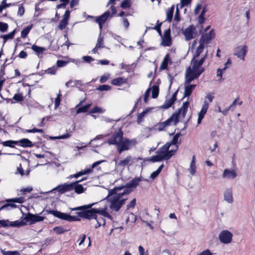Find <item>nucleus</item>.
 I'll return each instance as SVG.
<instances>
[{"mask_svg":"<svg viewBox=\"0 0 255 255\" xmlns=\"http://www.w3.org/2000/svg\"><path fill=\"white\" fill-rule=\"evenodd\" d=\"M123 132L121 128L115 131L111 137L109 138L107 142L109 144L116 145L119 153L128 150L134 146L137 143L135 138L129 139L127 138H123Z\"/></svg>","mask_w":255,"mask_h":255,"instance_id":"obj_1","label":"nucleus"},{"mask_svg":"<svg viewBox=\"0 0 255 255\" xmlns=\"http://www.w3.org/2000/svg\"><path fill=\"white\" fill-rule=\"evenodd\" d=\"M123 188V186H119L109 190L108 195L105 198L110 202L109 207L113 211L118 212L128 199V196L124 193L118 192Z\"/></svg>","mask_w":255,"mask_h":255,"instance_id":"obj_2","label":"nucleus"},{"mask_svg":"<svg viewBox=\"0 0 255 255\" xmlns=\"http://www.w3.org/2000/svg\"><path fill=\"white\" fill-rule=\"evenodd\" d=\"M189 106V103L188 101L184 102L182 107L174 113L170 118L166 121L158 124V129L159 131L163 130L166 127L169 126L171 123H173L174 125H176L179 122V117L180 115L183 118H184Z\"/></svg>","mask_w":255,"mask_h":255,"instance_id":"obj_3","label":"nucleus"},{"mask_svg":"<svg viewBox=\"0 0 255 255\" xmlns=\"http://www.w3.org/2000/svg\"><path fill=\"white\" fill-rule=\"evenodd\" d=\"M95 203H92L86 205L79 206L74 208H72V211H81L77 212L76 214L81 218L86 219L89 220L95 219L96 218V215L95 211H93V208H91Z\"/></svg>","mask_w":255,"mask_h":255,"instance_id":"obj_4","label":"nucleus"},{"mask_svg":"<svg viewBox=\"0 0 255 255\" xmlns=\"http://www.w3.org/2000/svg\"><path fill=\"white\" fill-rule=\"evenodd\" d=\"M46 212L48 214H52L54 217H56L58 218H59L63 220L69 222L79 220V219L78 218L77 216H71L67 214L60 212V211H58L57 210H46Z\"/></svg>","mask_w":255,"mask_h":255,"instance_id":"obj_5","label":"nucleus"},{"mask_svg":"<svg viewBox=\"0 0 255 255\" xmlns=\"http://www.w3.org/2000/svg\"><path fill=\"white\" fill-rule=\"evenodd\" d=\"M140 181H141V178L140 177L131 180L125 186H122L123 187V189H124L122 192L128 196L133 191V189L136 188Z\"/></svg>","mask_w":255,"mask_h":255,"instance_id":"obj_6","label":"nucleus"},{"mask_svg":"<svg viewBox=\"0 0 255 255\" xmlns=\"http://www.w3.org/2000/svg\"><path fill=\"white\" fill-rule=\"evenodd\" d=\"M248 50V48L247 45L239 46L234 49V54L237 56L238 58L244 61Z\"/></svg>","mask_w":255,"mask_h":255,"instance_id":"obj_7","label":"nucleus"},{"mask_svg":"<svg viewBox=\"0 0 255 255\" xmlns=\"http://www.w3.org/2000/svg\"><path fill=\"white\" fill-rule=\"evenodd\" d=\"M233 234L228 230H223L219 235L220 242L223 244H227L232 242Z\"/></svg>","mask_w":255,"mask_h":255,"instance_id":"obj_8","label":"nucleus"},{"mask_svg":"<svg viewBox=\"0 0 255 255\" xmlns=\"http://www.w3.org/2000/svg\"><path fill=\"white\" fill-rule=\"evenodd\" d=\"M44 219L45 217L40 216L38 214H32L30 213L26 214L24 218V220L26 222H30L31 224L42 221Z\"/></svg>","mask_w":255,"mask_h":255,"instance_id":"obj_9","label":"nucleus"},{"mask_svg":"<svg viewBox=\"0 0 255 255\" xmlns=\"http://www.w3.org/2000/svg\"><path fill=\"white\" fill-rule=\"evenodd\" d=\"M171 30L170 28L164 31L163 36L162 37L161 45L164 46H170L172 44V40L170 35Z\"/></svg>","mask_w":255,"mask_h":255,"instance_id":"obj_10","label":"nucleus"},{"mask_svg":"<svg viewBox=\"0 0 255 255\" xmlns=\"http://www.w3.org/2000/svg\"><path fill=\"white\" fill-rule=\"evenodd\" d=\"M207 55L208 51L206 52L205 55L200 60L197 59L196 58L193 57L191 61V64L192 65V70H193V72H195L197 70V69H198L200 67L202 66V65L205 61V60L207 57Z\"/></svg>","mask_w":255,"mask_h":255,"instance_id":"obj_11","label":"nucleus"},{"mask_svg":"<svg viewBox=\"0 0 255 255\" xmlns=\"http://www.w3.org/2000/svg\"><path fill=\"white\" fill-rule=\"evenodd\" d=\"M73 185L74 183H73V182L70 183H64L63 184L58 185L53 190H57L59 193L63 194L65 192L73 190L72 186Z\"/></svg>","mask_w":255,"mask_h":255,"instance_id":"obj_12","label":"nucleus"},{"mask_svg":"<svg viewBox=\"0 0 255 255\" xmlns=\"http://www.w3.org/2000/svg\"><path fill=\"white\" fill-rule=\"evenodd\" d=\"M195 29V27L192 25H190L184 30L183 31V34L187 40H189L194 38Z\"/></svg>","mask_w":255,"mask_h":255,"instance_id":"obj_13","label":"nucleus"},{"mask_svg":"<svg viewBox=\"0 0 255 255\" xmlns=\"http://www.w3.org/2000/svg\"><path fill=\"white\" fill-rule=\"evenodd\" d=\"M215 33L213 30H211L209 33L203 35L200 39V41L205 44L209 43L210 41L214 38Z\"/></svg>","mask_w":255,"mask_h":255,"instance_id":"obj_14","label":"nucleus"},{"mask_svg":"<svg viewBox=\"0 0 255 255\" xmlns=\"http://www.w3.org/2000/svg\"><path fill=\"white\" fill-rule=\"evenodd\" d=\"M85 179L86 178H83L80 180L76 181L75 182H73V183H74V185L72 186L73 190H74L75 192L76 193L78 194H81L86 190V188H84L81 184H79V182Z\"/></svg>","mask_w":255,"mask_h":255,"instance_id":"obj_15","label":"nucleus"},{"mask_svg":"<svg viewBox=\"0 0 255 255\" xmlns=\"http://www.w3.org/2000/svg\"><path fill=\"white\" fill-rule=\"evenodd\" d=\"M237 173L234 170L226 169L223 174V178L228 179H235L237 176Z\"/></svg>","mask_w":255,"mask_h":255,"instance_id":"obj_16","label":"nucleus"},{"mask_svg":"<svg viewBox=\"0 0 255 255\" xmlns=\"http://www.w3.org/2000/svg\"><path fill=\"white\" fill-rule=\"evenodd\" d=\"M178 145H176L175 149H171L170 151L166 152H160L162 159L168 160L174 154L175 151L178 149Z\"/></svg>","mask_w":255,"mask_h":255,"instance_id":"obj_17","label":"nucleus"},{"mask_svg":"<svg viewBox=\"0 0 255 255\" xmlns=\"http://www.w3.org/2000/svg\"><path fill=\"white\" fill-rule=\"evenodd\" d=\"M107 207H105L103 209H97V208H93V211H95V213L96 215H97V214H99L100 215H101L105 217H107L110 219H112V216L108 213L107 211Z\"/></svg>","mask_w":255,"mask_h":255,"instance_id":"obj_18","label":"nucleus"},{"mask_svg":"<svg viewBox=\"0 0 255 255\" xmlns=\"http://www.w3.org/2000/svg\"><path fill=\"white\" fill-rule=\"evenodd\" d=\"M110 16V12L109 11H107L105 12H104L103 14L97 17L95 19V21L97 23H104Z\"/></svg>","mask_w":255,"mask_h":255,"instance_id":"obj_19","label":"nucleus"},{"mask_svg":"<svg viewBox=\"0 0 255 255\" xmlns=\"http://www.w3.org/2000/svg\"><path fill=\"white\" fill-rule=\"evenodd\" d=\"M224 200L229 203H232L233 202V197L232 189L231 188L227 189L224 192Z\"/></svg>","mask_w":255,"mask_h":255,"instance_id":"obj_20","label":"nucleus"},{"mask_svg":"<svg viewBox=\"0 0 255 255\" xmlns=\"http://www.w3.org/2000/svg\"><path fill=\"white\" fill-rule=\"evenodd\" d=\"M197 74L195 72H193V70H191L189 74L186 75V81L185 84H189L193 80L198 78Z\"/></svg>","mask_w":255,"mask_h":255,"instance_id":"obj_21","label":"nucleus"},{"mask_svg":"<svg viewBox=\"0 0 255 255\" xmlns=\"http://www.w3.org/2000/svg\"><path fill=\"white\" fill-rule=\"evenodd\" d=\"M17 141V143H19L20 145L23 147H31L34 145V144L27 138H22Z\"/></svg>","mask_w":255,"mask_h":255,"instance_id":"obj_22","label":"nucleus"},{"mask_svg":"<svg viewBox=\"0 0 255 255\" xmlns=\"http://www.w3.org/2000/svg\"><path fill=\"white\" fill-rule=\"evenodd\" d=\"M196 87V85H189L188 86H186L185 87V91L184 93V96L185 97H188L189 98L191 94L192 93L193 89Z\"/></svg>","mask_w":255,"mask_h":255,"instance_id":"obj_23","label":"nucleus"},{"mask_svg":"<svg viewBox=\"0 0 255 255\" xmlns=\"http://www.w3.org/2000/svg\"><path fill=\"white\" fill-rule=\"evenodd\" d=\"M83 85V83L82 81L81 80H69L68 82H67L65 84V86L67 87H68L69 86L71 87H78V86H81Z\"/></svg>","mask_w":255,"mask_h":255,"instance_id":"obj_24","label":"nucleus"},{"mask_svg":"<svg viewBox=\"0 0 255 255\" xmlns=\"http://www.w3.org/2000/svg\"><path fill=\"white\" fill-rule=\"evenodd\" d=\"M199 45L197 47V48L196 50L195 51V53L194 54V57H195V58H197L199 56L200 54L203 52V49L205 47V44H204V43H203L202 42H201L200 40L199 41Z\"/></svg>","mask_w":255,"mask_h":255,"instance_id":"obj_25","label":"nucleus"},{"mask_svg":"<svg viewBox=\"0 0 255 255\" xmlns=\"http://www.w3.org/2000/svg\"><path fill=\"white\" fill-rule=\"evenodd\" d=\"M169 60V54H167L164 57V59L160 65V70H162L167 69L168 64V61Z\"/></svg>","mask_w":255,"mask_h":255,"instance_id":"obj_26","label":"nucleus"},{"mask_svg":"<svg viewBox=\"0 0 255 255\" xmlns=\"http://www.w3.org/2000/svg\"><path fill=\"white\" fill-rule=\"evenodd\" d=\"M126 83V80L122 77H119L118 78H116L113 79L112 82L111 84L113 85H116L118 86H120L122 85L124 83Z\"/></svg>","mask_w":255,"mask_h":255,"instance_id":"obj_27","label":"nucleus"},{"mask_svg":"<svg viewBox=\"0 0 255 255\" xmlns=\"http://www.w3.org/2000/svg\"><path fill=\"white\" fill-rule=\"evenodd\" d=\"M132 158L130 155H128L126 157L124 160H121L118 163V165L120 166L125 167L126 165L129 164V163L131 161Z\"/></svg>","mask_w":255,"mask_h":255,"instance_id":"obj_28","label":"nucleus"},{"mask_svg":"<svg viewBox=\"0 0 255 255\" xmlns=\"http://www.w3.org/2000/svg\"><path fill=\"white\" fill-rule=\"evenodd\" d=\"M25 224V222L21 221H16L14 222H10L8 223V227H19L22 226Z\"/></svg>","mask_w":255,"mask_h":255,"instance_id":"obj_29","label":"nucleus"},{"mask_svg":"<svg viewBox=\"0 0 255 255\" xmlns=\"http://www.w3.org/2000/svg\"><path fill=\"white\" fill-rule=\"evenodd\" d=\"M174 10V6L172 5L166 11V19L168 22H171L173 17V14Z\"/></svg>","mask_w":255,"mask_h":255,"instance_id":"obj_30","label":"nucleus"},{"mask_svg":"<svg viewBox=\"0 0 255 255\" xmlns=\"http://www.w3.org/2000/svg\"><path fill=\"white\" fill-rule=\"evenodd\" d=\"M31 49L35 52L36 54L37 55H39L40 54L43 53V52L46 50L45 48L43 47H39L35 44H33L32 46Z\"/></svg>","mask_w":255,"mask_h":255,"instance_id":"obj_31","label":"nucleus"},{"mask_svg":"<svg viewBox=\"0 0 255 255\" xmlns=\"http://www.w3.org/2000/svg\"><path fill=\"white\" fill-rule=\"evenodd\" d=\"M180 135H181L180 132H178V133H177L176 134H175L174 135L172 139L171 140L170 142H169V143L171 145H175V146L177 145V143L180 144L181 140L179 139V138Z\"/></svg>","mask_w":255,"mask_h":255,"instance_id":"obj_32","label":"nucleus"},{"mask_svg":"<svg viewBox=\"0 0 255 255\" xmlns=\"http://www.w3.org/2000/svg\"><path fill=\"white\" fill-rule=\"evenodd\" d=\"M190 173L192 175H194L196 172V166H195V156L193 155L192 159L190 163V166L189 169Z\"/></svg>","mask_w":255,"mask_h":255,"instance_id":"obj_33","label":"nucleus"},{"mask_svg":"<svg viewBox=\"0 0 255 255\" xmlns=\"http://www.w3.org/2000/svg\"><path fill=\"white\" fill-rule=\"evenodd\" d=\"M15 33V30H13L12 32L8 34H5L3 36H0V37H2L3 39V44H4L8 39H12Z\"/></svg>","mask_w":255,"mask_h":255,"instance_id":"obj_34","label":"nucleus"},{"mask_svg":"<svg viewBox=\"0 0 255 255\" xmlns=\"http://www.w3.org/2000/svg\"><path fill=\"white\" fill-rule=\"evenodd\" d=\"M32 27V24H31L24 28L21 32V37L22 38L26 37L27 34L29 33L30 30L31 29Z\"/></svg>","mask_w":255,"mask_h":255,"instance_id":"obj_35","label":"nucleus"},{"mask_svg":"<svg viewBox=\"0 0 255 255\" xmlns=\"http://www.w3.org/2000/svg\"><path fill=\"white\" fill-rule=\"evenodd\" d=\"M91 106V104H89L79 108L76 111L77 114H80L81 113L87 112L88 111L89 109L90 108Z\"/></svg>","mask_w":255,"mask_h":255,"instance_id":"obj_36","label":"nucleus"},{"mask_svg":"<svg viewBox=\"0 0 255 255\" xmlns=\"http://www.w3.org/2000/svg\"><path fill=\"white\" fill-rule=\"evenodd\" d=\"M96 45L100 48L104 47V37L102 36L101 32L100 33Z\"/></svg>","mask_w":255,"mask_h":255,"instance_id":"obj_37","label":"nucleus"},{"mask_svg":"<svg viewBox=\"0 0 255 255\" xmlns=\"http://www.w3.org/2000/svg\"><path fill=\"white\" fill-rule=\"evenodd\" d=\"M173 104V101H172V100H171L170 99H167L165 100L164 103L160 107V108L161 109H167L171 107Z\"/></svg>","mask_w":255,"mask_h":255,"instance_id":"obj_38","label":"nucleus"},{"mask_svg":"<svg viewBox=\"0 0 255 255\" xmlns=\"http://www.w3.org/2000/svg\"><path fill=\"white\" fill-rule=\"evenodd\" d=\"M158 154L151 156L148 160L152 162H158L162 160L160 152L158 151Z\"/></svg>","mask_w":255,"mask_h":255,"instance_id":"obj_39","label":"nucleus"},{"mask_svg":"<svg viewBox=\"0 0 255 255\" xmlns=\"http://www.w3.org/2000/svg\"><path fill=\"white\" fill-rule=\"evenodd\" d=\"M209 108V103L207 101H204L202 106L201 110L199 112V114L204 115L206 114Z\"/></svg>","mask_w":255,"mask_h":255,"instance_id":"obj_40","label":"nucleus"},{"mask_svg":"<svg viewBox=\"0 0 255 255\" xmlns=\"http://www.w3.org/2000/svg\"><path fill=\"white\" fill-rule=\"evenodd\" d=\"M159 94V87L158 86L154 85L152 87V98H156Z\"/></svg>","mask_w":255,"mask_h":255,"instance_id":"obj_41","label":"nucleus"},{"mask_svg":"<svg viewBox=\"0 0 255 255\" xmlns=\"http://www.w3.org/2000/svg\"><path fill=\"white\" fill-rule=\"evenodd\" d=\"M1 144L4 146H8V147H14V146L13 144H17V141L9 140H7V141H3V142H2Z\"/></svg>","mask_w":255,"mask_h":255,"instance_id":"obj_42","label":"nucleus"},{"mask_svg":"<svg viewBox=\"0 0 255 255\" xmlns=\"http://www.w3.org/2000/svg\"><path fill=\"white\" fill-rule=\"evenodd\" d=\"M163 166V164L161 165L156 171H154L151 174L150 177L152 179H154L156 178L161 172Z\"/></svg>","mask_w":255,"mask_h":255,"instance_id":"obj_43","label":"nucleus"},{"mask_svg":"<svg viewBox=\"0 0 255 255\" xmlns=\"http://www.w3.org/2000/svg\"><path fill=\"white\" fill-rule=\"evenodd\" d=\"M131 6L130 0H124L121 4V7L123 9L129 8Z\"/></svg>","mask_w":255,"mask_h":255,"instance_id":"obj_44","label":"nucleus"},{"mask_svg":"<svg viewBox=\"0 0 255 255\" xmlns=\"http://www.w3.org/2000/svg\"><path fill=\"white\" fill-rule=\"evenodd\" d=\"M57 70V68L56 66H53L52 67L48 68L47 70L44 71L45 73H47L50 75H54Z\"/></svg>","mask_w":255,"mask_h":255,"instance_id":"obj_45","label":"nucleus"},{"mask_svg":"<svg viewBox=\"0 0 255 255\" xmlns=\"http://www.w3.org/2000/svg\"><path fill=\"white\" fill-rule=\"evenodd\" d=\"M8 207H10L11 209H14L16 208L17 207V206L14 204V203H7L2 206L0 208V210H2L3 209H5L6 208H7Z\"/></svg>","mask_w":255,"mask_h":255,"instance_id":"obj_46","label":"nucleus"},{"mask_svg":"<svg viewBox=\"0 0 255 255\" xmlns=\"http://www.w3.org/2000/svg\"><path fill=\"white\" fill-rule=\"evenodd\" d=\"M61 96L62 95L61 94L60 91H59V93L57 95V97L55 99V103H54L55 109H56L60 105Z\"/></svg>","mask_w":255,"mask_h":255,"instance_id":"obj_47","label":"nucleus"},{"mask_svg":"<svg viewBox=\"0 0 255 255\" xmlns=\"http://www.w3.org/2000/svg\"><path fill=\"white\" fill-rule=\"evenodd\" d=\"M24 201V200L22 197L19 198H15L12 199H7L6 202H12V203H22Z\"/></svg>","mask_w":255,"mask_h":255,"instance_id":"obj_48","label":"nucleus"},{"mask_svg":"<svg viewBox=\"0 0 255 255\" xmlns=\"http://www.w3.org/2000/svg\"><path fill=\"white\" fill-rule=\"evenodd\" d=\"M105 110L102 109L101 108L95 106L90 111V113H103L104 112H105Z\"/></svg>","mask_w":255,"mask_h":255,"instance_id":"obj_49","label":"nucleus"},{"mask_svg":"<svg viewBox=\"0 0 255 255\" xmlns=\"http://www.w3.org/2000/svg\"><path fill=\"white\" fill-rule=\"evenodd\" d=\"M53 231L57 234H62L67 232L68 230L64 229L62 227H56L53 228Z\"/></svg>","mask_w":255,"mask_h":255,"instance_id":"obj_50","label":"nucleus"},{"mask_svg":"<svg viewBox=\"0 0 255 255\" xmlns=\"http://www.w3.org/2000/svg\"><path fill=\"white\" fill-rule=\"evenodd\" d=\"M1 253L3 255H20L17 251H5L1 250Z\"/></svg>","mask_w":255,"mask_h":255,"instance_id":"obj_51","label":"nucleus"},{"mask_svg":"<svg viewBox=\"0 0 255 255\" xmlns=\"http://www.w3.org/2000/svg\"><path fill=\"white\" fill-rule=\"evenodd\" d=\"M171 145V144L169 143V142H167L160 148V151L159 152H166L169 151V149Z\"/></svg>","mask_w":255,"mask_h":255,"instance_id":"obj_52","label":"nucleus"},{"mask_svg":"<svg viewBox=\"0 0 255 255\" xmlns=\"http://www.w3.org/2000/svg\"><path fill=\"white\" fill-rule=\"evenodd\" d=\"M136 204V199L133 198L127 206V210L133 209Z\"/></svg>","mask_w":255,"mask_h":255,"instance_id":"obj_53","label":"nucleus"},{"mask_svg":"<svg viewBox=\"0 0 255 255\" xmlns=\"http://www.w3.org/2000/svg\"><path fill=\"white\" fill-rule=\"evenodd\" d=\"M97 221V223H98V226H101V225H105L106 224L105 220L102 217H98V215H96V218L95 219Z\"/></svg>","mask_w":255,"mask_h":255,"instance_id":"obj_54","label":"nucleus"},{"mask_svg":"<svg viewBox=\"0 0 255 255\" xmlns=\"http://www.w3.org/2000/svg\"><path fill=\"white\" fill-rule=\"evenodd\" d=\"M110 89L111 86L107 85H102L97 88V90L100 91H108Z\"/></svg>","mask_w":255,"mask_h":255,"instance_id":"obj_55","label":"nucleus"},{"mask_svg":"<svg viewBox=\"0 0 255 255\" xmlns=\"http://www.w3.org/2000/svg\"><path fill=\"white\" fill-rule=\"evenodd\" d=\"M8 24L6 23L0 22V31L2 32H4L7 31L8 29Z\"/></svg>","mask_w":255,"mask_h":255,"instance_id":"obj_56","label":"nucleus"},{"mask_svg":"<svg viewBox=\"0 0 255 255\" xmlns=\"http://www.w3.org/2000/svg\"><path fill=\"white\" fill-rule=\"evenodd\" d=\"M68 21L65 19H62L58 25L59 29L60 30L64 29L66 27Z\"/></svg>","mask_w":255,"mask_h":255,"instance_id":"obj_57","label":"nucleus"},{"mask_svg":"<svg viewBox=\"0 0 255 255\" xmlns=\"http://www.w3.org/2000/svg\"><path fill=\"white\" fill-rule=\"evenodd\" d=\"M179 8H181L180 7V4H178L176 6V12L174 16V20L177 21L180 20Z\"/></svg>","mask_w":255,"mask_h":255,"instance_id":"obj_58","label":"nucleus"},{"mask_svg":"<svg viewBox=\"0 0 255 255\" xmlns=\"http://www.w3.org/2000/svg\"><path fill=\"white\" fill-rule=\"evenodd\" d=\"M147 112L148 110H145L138 115L137 122L138 123H139L142 121L143 118L144 117L145 115L147 113Z\"/></svg>","mask_w":255,"mask_h":255,"instance_id":"obj_59","label":"nucleus"},{"mask_svg":"<svg viewBox=\"0 0 255 255\" xmlns=\"http://www.w3.org/2000/svg\"><path fill=\"white\" fill-rule=\"evenodd\" d=\"M13 99L17 102H21L23 100V97L21 94H16L13 97Z\"/></svg>","mask_w":255,"mask_h":255,"instance_id":"obj_60","label":"nucleus"},{"mask_svg":"<svg viewBox=\"0 0 255 255\" xmlns=\"http://www.w3.org/2000/svg\"><path fill=\"white\" fill-rule=\"evenodd\" d=\"M82 59L88 63H90L91 62L94 61V59L90 56H84L82 57Z\"/></svg>","mask_w":255,"mask_h":255,"instance_id":"obj_61","label":"nucleus"},{"mask_svg":"<svg viewBox=\"0 0 255 255\" xmlns=\"http://www.w3.org/2000/svg\"><path fill=\"white\" fill-rule=\"evenodd\" d=\"M191 0H181L180 7L181 8H183L185 5H187L189 3H190Z\"/></svg>","mask_w":255,"mask_h":255,"instance_id":"obj_62","label":"nucleus"},{"mask_svg":"<svg viewBox=\"0 0 255 255\" xmlns=\"http://www.w3.org/2000/svg\"><path fill=\"white\" fill-rule=\"evenodd\" d=\"M109 77V74H104L101 77L100 82L101 83H104L108 80Z\"/></svg>","mask_w":255,"mask_h":255,"instance_id":"obj_63","label":"nucleus"},{"mask_svg":"<svg viewBox=\"0 0 255 255\" xmlns=\"http://www.w3.org/2000/svg\"><path fill=\"white\" fill-rule=\"evenodd\" d=\"M67 64V62L63 61V60H58L57 61V67H62L65 66Z\"/></svg>","mask_w":255,"mask_h":255,"instance_id":"obj_64","label":"nucleus"}]
</instances>
